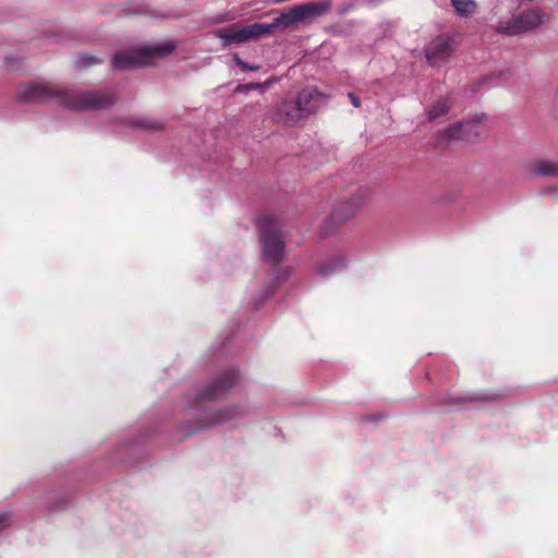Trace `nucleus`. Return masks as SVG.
<instances>
[{"label": "nucleus", "mask_w": 558, "mask_h": 558, "mask_svg": "<svg viewBox=\"0 0 558 558\" xmlns=\"http://www.w3.org/2000/svg\"><path fill=\"white\" fill-rule=\"evenodd\" d=\"M177 45L165 41L154 46H144L113 54L111 65L114 71H129L151 65L156 60L170 54Z\"/></svg>", "instance_id": "20e7f679"}, {"label": "nucleus", "mask_w": 558, "mask_h": 558, "mask_svg": "<svg viewBox=\"0 0 558 558\" xmlns=\"http://www.w3.org/2000/svg\"><path fill=\"white\" fill-rule=\"evenodd\" d=\"M543 17L544 15L539 9H532L522 12L514 19L500 21L496 31L505 35H519L538 27L544 21Z\"/></svg>", "instance_id": "1a4fd4ad"}, {"label": "nucleus", "mask_w": 558, "mask_h": 558, "mask_svg": "<svg viewBox=\"0 0 558 558\" xmlns=\"http://www.w3.org/2000/svg\"><path fill=\"white\" fill-rule=\"evenodd\" d=\"M122 122L124 124L138 129L159 130L162 128L160 123L146 119L123 120Z\"/></svg>", "instance_id": "f3484780"}, {"label": "nucleus", "mask_w": 558, "mask_h": 558, "mask_svg": "<svg viewBox=\"0 0 558 558\" xmlns=\"http://www.w3.org/2000/svg\"><path fill=\"white\" fill-rule=\"evenodd\" d=\"M275 82H277V78L272 76V77L268 78L267 81H265L264 83H260V84L264 85V89H265L266 87H269Z\"/></svg>", "instance_id": "393cba45"}, {"label": "nucleus", "mask_w": 558, "mask_h": 558, "mask_svg": "<svg viewBox=\"0 0 558 558\" xmlns=\"http://www.w3.org/2000/svg\"><path fill=\"white\" fill-rule=\"evenodd\" d=\"M10 525V515L8 513L0 514V533L5 531Z\"/></svg>", "instance_id": "4be33fe9"}, {"label": "nucleus", "mask_w": 558, "mask_h": 558, "mask_svg": "<svg viewBox=\"0 0 558 558\" xmlns=\"http://www.w3.org/2000/svg\"><path fill=\"white\" fill-rule=\"evenodd\" d=\"M58 97L64 108L71 110H98L110 108L116 104V97L109 89L105 90H62L52 92L39 84L22 85L16 98L22 102H41Z\"/></svg>", "instance_id": "7ed1b4c3"}, {"label": "nucleus", "mask_w": 558, "mask_h": 558, "mask_svg": "<svg viewBox=\"0 0 558 558\" xmlns=\"http://www.w3.org/2000/svg\"><path fill=\"white\" fill-rule=\"evenodd\" d=\"M345 260L343 257L338 256L332 260L327 262L326 264L322 265L317 269V274L322 277H329L340 269L344 268Z\"/></svg>", "instance_id": "2eb2a0df"}, {"label": "nucleus", "mask_w": 558, "mask_h": 558, "mask_svg": "<svg viewBox=\"0 0 558 558\" xmlns=\"http://www.w3.org/2000/svg\"><path fill=\"white\" fill-rule=\"evenodd\" d=\"M239 378L235 368H228L205 387L191 389L183 399L182 410L187 422L182 426V437L202 428L229 423L250 413L246 405L238 404L213 410L209 403L225 398Z\"/></svg>", "instance_id": "f257e3e1"}, {"label": "nucleus", "mask_w": 558, "mask_h": 558, "mask_svg": "<svg viewBox=\"0 0 558 558\" xmlns=\"http://www.w3.org/2000/svg\"><path fill=\"white\" fill-rule=\"evenodd\" d=\"M452 50L451 40L447 36L436 37L426 49L428 62L436 65L440 60L447 58Z\"/></svg>", "instance_id": "f8f14e48"}, {"label": "nucleus", "mask_w": 558, "mask_h": 558, "mask_svg": "<svg viewBox=\"0 0 558 558\" xmlns=\"http://www.w3.org/2000/svg\"><path fill=\"white\" fill-rule=\"evenodd\" d=\"M485 119V113H477L470 120L453 123L437 134L436 142L442 145L458 140L471 141L480 135V124Z\"/></svg>", "instance_id": "6e6552de"}, {"label": "nucleus", "mask_w": 558, "mask_h": 558, "mask_svg": "<svg viewBox=\"0 0 558 558\" xmlns=\"http://www.w3.org/2000/svg\"><path fill=\"white\" fill-rule=\"evenodd\" d=\"M255 89L263 92L264 85H262L260 83L240 84L235 87V93H248L250 90Z\"/></svg>", "instance_id": "aec40b11"}, {"label": "nucleus", "mask_w": 558, "mask_h": 558, "mask_svg": "<svg viewBox=\"0 0 558 558\" xmlns=\"http://www.w3.org/2000/svg\"><path fill=\"white\" fill-rule=\"evenodd\" d=\"M531 173L538 177L558 178V162L551 160H538L532 168Z\"/></svg>", "instance_id": "ddd939ff"}, {"label": "nucleus", "mask_w": 558, "mask_h": 558, "mask_svg": "<svg viewBox=\"0 0 558 558\" xmlns=\"http://www.w3.org/2000/svg\"><path fill=\"white\" fill-rule=\"evenodd\" d=\"M367 198V190L363 186H356L349 196L338 202L320 227V234L329 236L344 221L350 219L360 209Z\"/></svg>", "instance_id": "39448f33"}, {"label": "nucleus", "mask_w": 558, "mask_h": 558, "mask_svg": "<svg viewBox=\"0 0 558 558\" xmlns=\"http://www.w3.org/2000/svg\"><path fill=\"white\" fill-rule=\"evenodd\" d=\"M295 100L302 116L306 118L325 102V95L315 88H305L298 94Z\"/></svg>", "instance_id": "9b49d317"}, {"label": "nucleus", "mask_w": 558, "mask_h": 558, "mask_svg": "<svg viewBox=\"0 0 558 558\" xmlns=\"http://www.w3.org/2000/svg\"><path fill=\"white\" fill-rule=\"evenodd\" d=\"M98 63H101V60L90 53H78L75 57V64L78 68H87Z\"/></svg>", "instance_id": "a211bd4d"}, {"label": "nucleus", "mask_w": 558, "mask_h": 558, "mask_svg": "<svg viewBox=\"0 0 558 558\" xmlns=\"http://www.w3.org/2000/svg\"><path fill=\"white\" fill-rule=\"evenodd\" d=\"M256 226L264 260L278 264L286 254V234L280 222L272 217H262L257 219ZM291 272L290 267L275 265L264 291L254 298L253 306L259 308L290 278Z\"/></svg>", "instance_id": "f03ea898"}, {"label": "nucleus", "mask_w": 558, "mask_h": 558, "mask_svg": "<svg viewBox=\"0 0 558 558\" xmlns=\"http://www.w3.org/2000/svg\"><path fill=\"white\" fill-rule=\"evenodd\" d=\"M451 106L452 104L448 98L438 99L427 111L428 121H434L440 117L446 116L449 112Z\"/></svg>", "instance_id": "4468645a"}, {"label": "nucleus", "mask_w": 558, "mask_h": 558, "mask_svg": "<svg viewBox=\"0 0 558 558\" xmlns=\"http://www.w3.org/2000/svg\"><path fill=\"white\" fill-rule=\"evenodd\" d=\"M480 399L478 397H473V396H465V397H450V403L451 404H458V403H462V402H465V401H473V400H477Z\"/></svg>", "instance_id": "412c9836"}, {"label": "nucleus", "mask_w": 558, "mask_h": 558, "mask_svg": "<svg viewBox=\"0 0 558 558\" xmlns=\"http://www.w3.org/2000/svg\"><path fill=\"white\" fill-rule=\"evenodd\" d=\"M274 120L284 125H295L304 119L295 99H284L274 111Z\"/></svg>", "instance_id": "9d476101"}, {"label": "nucleus", "mask_w": 558, "mask_h": 558, "mask_svg": "<svg viewBox=\"0 0 558 558\" xmlns=\"http://www.w3.org/2000/svg\"><path fill=\"white\" fill-rule=\"evenodd\" d=\"M494 76H496V74H494ZM492 77H493V75H490V76H486V77H484V78H483V82H486V81H488V80H489V78H492Z\"/></svg>", "instance_id": "a878e982"}, {"label": "nucleus", "mask_w": 558, "mask_h": 558, "mask_svg": "<svg viewBox=\"0 0 558 558\" xmlns=\"http://www.w3.org/2000/svg\"><path fill=\"white\" fill-rule=\"evenodd\" d=\"M450 2L456 12L461 16L473 15L477 8L474 0H450Z\"/></svg>", "instance_id": "dca6fc26"}, {"label": "nucleus", "mask_w": 558, "mask_h": 558, "mask_svg": "<svg viewBox=\"0 0 558 558\" xmlns=\"http://www.w3.org/2000/svg\"><path fill=\"white\" fill-rule=\"evenodd\" d=\"M349 99L351 100V104L355 107V108H359L361 106V101H360V98L353 94V93H349L348 95Z\"/></svg>", "instance_id": "5701e85b"}, {"label": "nucleus", "mask_w": 558, "mask_h": 558, "mask_svg": "<svg viewBox=\"0 0 558 558\" xmlns=\"http://www.w3.org/2000/svg\"><path fill=\"white\" fill-rule=\"evenodd\" d=\"M230 20H231V17L229 16V14H223V15H219V16H217V17L214 20V23L219 24V23L228 22V21H230Z\"/></svg>", "instance_id": "b1692460"}, {"label": "nucleus", "mask_w": 558, "mask_h": 558, "mask_svg": "<svg viewBox=\"0 0 558 558\" xmlns=\"http://www.w3.org/2000/svg\"><path fill=\"white\" fill-rule=\"evenodd\" d=\"M329 9L328 2H305L294 5L290 10L282 12L272 23H269L271 32L278 27H288L308 19L320 16Z\"/></svg>", "instance_id": "0eeeda50"}, {"label": "nucleus", "mask_w": 558, "mask_h": 558, "mask_svg": "<svg viewBox=\"0 0 558 558\" xmlns=\"http://www.w3.org/2000/svg\"><path fill=\"white\" fill-rule=\"evenodd\" d=\"M235 27L236 25L227 28H217L214 29L211 34L214 37L222 40L223 47H230L271 33L269 23H254L239 29H235Z\"/></svg>", "instance_id": "423d86ee"}, {"label": "nucleus", "mask_w": 558, "mask_h": 558, "mask_svg": "<svg viewBox=\"0 0 558 558\" xmlns=\"http://www.w3.org/2000/svg\"><path fill=\"white\" fill-rule=\"evenodd\" d=\"M232 60L235 65L241 68L242 71H258L260 66L258 64H248L244 60H242L239 56V53H234L232 56Z\"/></svg>", "instance_id": "6ab92c4d"}]
</instances>
